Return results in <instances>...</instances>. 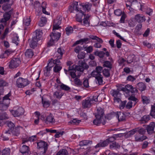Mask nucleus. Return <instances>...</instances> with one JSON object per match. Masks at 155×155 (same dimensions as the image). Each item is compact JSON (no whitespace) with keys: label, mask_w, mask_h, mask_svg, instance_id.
Returning <instances> with one entry per match:
<instances>
[{"label":"nucleus","mask_w":155,"mask_h":155,"mask_svg":"<svg viewBox=\"0 0 155 155\" xmlns=\"http://www.w3.org/2000/svg\"><path fill=\"white\" fill-rule=\"evenodd\" d=\"M47 22V19L45 17H42L41 18V20L38 23V25L40 27L44 26Z\"/></svg>","instance_id":"2f4dec72"},{"label":"nucleus","mask_w":155,"mask_h":155,"mask_svg":"<svg viewBox=\"0 0 155 155\" xmlns=\"http://www.w3.org/2000/svg\"><path fill=\"white\" fill-rule=\"evenodd\" d=\"M11 8L10 5L8 4H4L2 6V8L5 11H6Z\"/></svg>","instance_id":"052dcab7"},{"label":"nucleus","mask_w":155,"mask_h":155,"mask_svg":"<svg viewBox=\"0 0 155 155\" xmlns=\"http://www.w3.org/2000/svg\"><path fill=\"white\" fill-rule=\"evenodd\" d=\"M94 54L98 56L100 58H103L105 55V53L103 51H96L94 53Z\"/></svg>","instance_id":"ea45409f"},{"label":"nucleus","mask_w":155,"mask_h":155,"mask_svg":"<svg viewBox=\"0 0 155 155\" xmlns=\"http://www.w3.org/2000/svg\"><path fill=\"white\" fill-rule=\"evenodd\" d=\"M110 93L114 98H116L117 97H120L121 94L119 92V91L114 89L110 91Z\"/></svg>","instance_id":"cd10ccee"},{"label":"nucleus","mask_w":155,"mask_h":155,"mask_svg":"<svg viewBox=\"0 0 155 155\" xmlns=\"http://www.w3.org/2000/svg\"><path fill=\"white\" fill-rule=\"evenodd\" d=\"M55 122V120L54 118V116L53 114L50 113L49 115L47 116L45 123L46 124L50 123H54Z\"/></svg>","instance_id":"dca6fc26"},{"label":"nucleus","mask_w":155,"mask_h":155,"mask_svg":"<svg viewBox=\"0 0 155 155\" xmlns=\"http://www.w3.org/2000/svg\"><path fill=\"white\" fill-rule=\"evenodd\" d=\"M141 99L142 102L144 104H147L150 102V100L146 96H142Z\"/></svg>","instance_id":"49530a36"},{"label":"nucleus","mask_w":155,"mask_h":155,"mask_svg":"<svg viewBox=\"0 0 155 155\" xmlns=\"http://www.w3.org/2000/svg\"><path fill=\"white\" fill-rule=\"evenodd\" d=\"M155 127V123L153 122H151L146 127V130L148 134H151L154 132V129Z\"/></svg>","instance_id":"f8f14e48"},{"label":"nucleus","mask_w":155,"mask_h":155,"mask_svg":"<svg viewBox=\"0 0 155 155\" xmlns=\"http://www.w3.org/2000/svg\"><path fill=\"white\" fill-rule=\"evenodd\" d=\"M136 128L133 129L132 130L129 131L127 134V135L128 137H131L134 134L137 132Z\"/></svg>","instance_id":"37998d69"},{"label":"nucleus","mask_w":155,"mask_h":155,"mask_svg":"<svg viewBox=\"0 0 155 155\" xmlns=\"http://www.w3.org/2000/svg\"><path fill=\"white\" fill-rule=\"evenodd\" d=\"M150 115H146L143 116L141 118L140 120L142 123H146L150 119Z\"/></svg>","instance_id":"c756f323"},{"label":"nucleus","mask_w":155,"mask_h":155,"mask_svg":"<svg viewBox=\"0 0 155 155\" xmlns=\"http://www.w3.org/2000/svg\"><path fill=\"white\" fill-rule=\"evenodd\" d=\"M127 102L126 101H122L119 105V108L120 109H123L125 107H126V104Z\"/></svg>","instance_id":"e2e57ef3"},{"label":"nucleus","mask_w":155,"mask_h":155,"mask_svg":"<svg viewBox=\"0 0 155 155\" xmlns=\"http://www.w3.org/2000/svg\"><path fill=\"white\" fill-rule=\"evenodd\" d=\"M85 54H86L84 52H81L80 53H78L77 56L79 59H83L85 58Z\"/></svg>","instance_id":"774afa93"},{"label":"nucleus","mask_w":155,"mask_h":155,"mask_svg":"<svg viewBox=\"0 0 155 155\" xmlns=\"http://www.w3.org/2000/svg\"><path fill=\"white\" fill-rule=\"evenodd\" d=\"M74 70H76L75 69H75L74 68V65H72L71 66H69L68 68V70L66 69H64V72L66 74H68V72L70 71H74Z\"/></svg>","instance_id":"8fccbe9b"},{"label":"nucleus","mask_w":155,"mask_h":155,"mask_svg":"<svg viewBox=\"0 0 155 155\" xmlns=\"http://www.w3.org/2000/svg\"><path fill=\"white\" fill-rule=\"evenodd\" d=\"M21 63V61L19 58H15L11 60L9 62V68L14 69L17 68Z\"/></svg>","instance_id":"6e6552de"},{"label":"nucleus","mask_w":155,"mask_h":155,"mask_svg":"<svg viewBox=\"0 0 155 155\" xmlns=\"http://www.w3.org/2000/svg\"><path fill=\"white\" fill-rule=\"evenodd\" d=\"M61 36V34L60 33H56L54 31H52L50 35V39L48 43V46L53 45L55 41H57L59 40Z\"/></svg>","instance_id":"20e7f679"},{"label":"nucleus","mask_w":155,"mask_h":155,"mask_svg":"<svg viewBox=\"0 0 155 155\" xmlns=\"http://www.w3.org/2000/svg\"><path fill=\"white\" fill-rule=\"evenodd\" d=\"M57 155H68V152L65 149H61L57 153Z\"/></svg>","instance_id":"e433bc0d"},{"label":"nucleus","mask_w":155,"mask_h":155,"mask_svg":"<svg viewBox=\"0 0 155 155\" xmlns=\"http://www.w3.org/2000/svg\"><path fill=\"white\" fill-rule=\"evenodd\" d=\"M111 69L104 68L103 70L102 73L105 78H108L110 76V71Z\"/></svg>","instance_id":"7c9ffc66"},{"label":"nucleus","mask_w":155,"mask_h":155,"mask_svg":"<svg viewBox=\"0 0 155 155\" xmlns=\"http://www.w3.org/2000/svg\"><path fill=\"white\" fill-rule=\"evenodd\" d=\"M92 143V141L88 140H84L79 142V145L81 147L90 145Z\"/></svg>","instance_id":"393cba45"},{"label":"nucleus","mask_w":155,"mask_h":155,"mask_svg":"<svg viewBox=\"0 0 155 155\" xmlns=\"http://www.w3.org/2000/svg\"><path fill=\"white\" fill-rule=\"evenodd\" d=\"M64 51L63 49H62L60 48H58L57 50V52L60 55L58 56V58L59 59H62L63 55V51Z\"/></svg>","instance_id":"0e129e2a"},{"label":"nucleus","mask_w":155,"mask_h":155,"mask_svg":"<svg viewBox=\"0 0 155 155\" xmlns=\"http://www.w3.org/2000/svg\"><path fill=\"white\" fill-rule=\"evenodd\" d=\"M41 7L42 8V11L46 15H48V12H47L46 10V3L43 2L42 3Z\"/></svg>","instance_id":"69168bd1"},{"label":"nucleus","mask_w":155,"mask_h":155,"mask_svg":"<svg viewBox=\"0 0 155 155\" xmlns=\"http://www.w3.org/2000/svg\"><path fill=\"white\" fill-rule=\"evenodd\" d=\"M37 149L40 151L39 155H47L46 153L48 150V144L47 142L40 140L37 142Z\"/></svg>","instance_id":"7ed1b4c3"},{"label":"nucleus","mask_w":155,"mask_h":155,"mask_svg":"<svg viewBox=\"0 0 155 155\" xmlns=\"http://www.w3.org/2000/svg\"><path fill=\"white\" fill-rule=\"evenodd\" d=\"M135 141L136 142H142L146 139L147 137L144 135H140L139 134H137L135 136Z\"/></svg>","instance_id":"f3484780"},{"label":"nucleus","mask_w":155,"mask_h":155,"mask_svg":"<svg viewBox=\"0 0 155 155\" xmlns=\"http://www.w3.org/2000/svg\"><path fill=\"white\" fill-rule=\"evenodd\" d=\"M85 11H84V14L83 16L84 18L83 19V21L82 22V18L81 22H80L81 24L86 27H89L90 24V18L91 17V15L88 14L86 15L85 14Z\"/></svg>","instance_id":"1a4fd4ad"},{"label":"nucleus","mask_w":155,"mask_h":155,"mask_svg":"<svg viewBox=\"0 0 155 155\" xmlns=\"http://www.w3.org/2000/svg\"><path fill=\"white\" fill-rule=\"evenodd\" d=\"M60 87L62 89L65 91H69L71 89L70 87L63 84H62L60 85Z\"/></svg>","instance_id":"680f3d73"},{"label":"nucleus","mask_w":155,"mask_h":155,"mask_svg":"<svg viewBox=\"0 0 155 155\" xmlns=\"http://www.w3.org/2000/svg\"><path fill=\"white\" fill-rule=\"evenodd\" d=\"M137 77L136 76H134L131 75H129L127 77L126 80L129 81L133 82L136 80Z\"/></svg>","instance_id":"c03bdc74"},{"label":"nucleus","mask_w":155,"mask_h":155,"mask_svg":"<svg viewBox=\"0 0 155 155\" xmlns=\"http://www.w3.org/2000/svg\"><path fill=\"white\" fill-rule=\"evenodd\" d=\"M11 96V91L7 94L5 95L3 98V102L5 103V101L6 100H10L9 97Z\"/></svg>","instance_id":"338daca9"},{"label":"nucleus","mask_w":155,"mask_h":155,"mask_svg":"<svg viewBox=\"0 0 155 155\" xmlns=\"http://www.w3.org/2000/svg\"><path fill=\"white\" fill-rule=\"evenodd\" d=\"M38 40L36 39L35 38H33L29 43V46L30 48L34 49L37 46L38 42Z\"/></svg>","instance_id":"b1692460"},{"label":"nucleus","mask_w":155,"mask_h":155,"mask_svg":"<svg viewBox=\"0 0 155 155\" xmlns=\"http://www.w3.org/2000/svg\"><path fill=\"white\" fill-rule=\"evenodd\" d=\"M10 149L9 148H5L2 150V155H10Z\"/></svg>","instance_id":"79ce46f5"},{"label":"nucleus","mask_w":155,"mask_h":155,"mask_svg":"<svg viewBox=\"0 0 155 155\" xmlns=\"http://www.w3.org/2000/svg\"><path fill=\"white\" fill-rule=\"evenodd\" d=\"M78 3L77 2H73L69 6L68 10L70 13H74V11L77 13L76 14V20L78 22H81L82 18L83 17L84 11L88 12L90 10L92 5L90 3L86 2L80 4V7Z\"/></svg>","instance_id":"f257e3e1"},{"label":"nucleus","mask_w":155,"mask_h":155,"mask_svg":"<svg viewBox=\"0 0 155 155\" xmlns=\"http://www.w3.org/2000/svg\"><path fill=\"white\" fill-rule=\"evenodd\" d=\"M12 10V11L13 9L4 13L3 18H1L0 21L1 23L6 24L7 21L10 19L11 16Z\"/></svg>","instance_id":"9d476101"},{"label":"nucleus","mask_w":155,"mask_h":155,"mask_svg":"<svg viewBox=\"0 0 155 155\" xmlns=\"http://www.w3.org/2000/svg\"><path fill=\"white\" fill-rule=\"evenodd\" d=\"M136 21L138 23H141L144 22L146 20L145 16L142 14H137L135 16Z\"/></svg>","instance_id":"4468645a"},{"label":"nucleus","mask_w":155,"mask_h":155,"mask_svg":"<svg viewBox=\"0 0 155 155\" xmlns=\"http://www.w3.org/2000/svg\"><path fill=\"white\" fill-rule=\"evenodd\" d=\"M78 66L75 67V69L78 71L83 73L84 70H87L89 68V66L85 62L82 60L79 61L78 62Z\"/></svg>","instance_id":"423d86ee"},{"label":"nucleus","mask_w":155,"mask_h":155,"mask_svg":"<svg viewBox=\"0 0 155 155\" xmlns=\"http://www.w3.org/2000/svg\"><path fill=\"white\" fill-rule=\"evenodd\" d=\"M81 120H78L77 119H74L69 122L70 124L73 125H78L81 122Z\"/></svg>","instance_id":"09e8293b"},{"label":"nucleus","mask_w":155,"mask_h":155,"mask_svg":"<svg viewBox=\"0 0 155 155\" xmlns=\"http://www.w3.org/2000/svg\"><path fill=\"white\" fill-rule=\"evenodd\" d=\"M31 22V20L30 18H27L24 20L23 24L25 26H28L30 25Z\"/></svg>","instance_id":"6e6d98bb"},{"label":"nucleus","mask_w":155,"mask_h":155,"mask_svg":"<svg viewBox=\"0 0 155 155\" xmlns=\"http://www.w3.org/2000/svg\"><path fill=\"white\" fill-rule=\"evenodd\" d=\"M64 94L58 91H56L54 92L53 94V96L54 97L58 99H60L62 97Z\"/></svg>","instance_id":"58836bf2"},{"label":"nucleus","mask_w":155,"mask_h":155,"mask_svg":"<svg viewBox=\"0 0 155 155\" xmlns=\"http://www.w3.org/2000/svg\"><path fill=\"white\" fill-rule=\"evenodd\" d=\"M137 87L138 89L141 91L145 90L146 88V86L145 84L143 82H139L137 84Z\"/></svg>","instance_id":"c85d7f7f"},{"label":"nucleus","mask_w":155,"mask_h":155,"mask_svg":"<svg viewBox=\"0 0 155 155\" xmlns=\"http://www.w3.org/2000/svg\"><path fill=\"white\" fill-rule=\"evenodd\" d=\"M8 118L6 113L4 111H2L0 112V120L7 119Z\"/></svg>","instance_id":"4c0bfd02"},{"label":"nucleus","mask_w":155,"mask_h":155,"mask_svg":"<svg viewBox=\"0 0 155 155\" xmlns=\"http://www.w3.org/2000/svg\"><path fill=\"white\" fill-rule=\"evenodd\" d=\"M103 70V67L98 66L96 67L95 70L92 71L91 74V75H96L101 74V73L102 72Z\"/></svg>","instance_id":"2eb2a0df"},{"label":"nucleus","mask_w":155,"mask_h":155,"mask_svg":"<svg viewBox=\"0 0 155 155\" xmlns=\"http://www.w3.org/2000/svg\"><path fill=\"white\" fill-rule=\"evenodd\" d=\"M34 51L31 49H27L25 52V55L28 58H31L34 55Z\"/></svg>","instance_id":"5701e85b"},{"label":"nucleus","mask_w":155,"mask_h":155,"mask_svg":"<svg viewBox=\"0 0 155 155\" xmlns=\"http://www.w3.org/2000/svg\"><path fill=\"white\" fill-rule=\"evenodd\" d=\"M30 148L27 146L23 145L20 147L19 151L23 155H27L28 154Z\"/></svg>","instance_id":"ddd939ff"},{"label":"nucleus","mask_w":155,"mask_h":155,"mask_svg":"<svg viewBox=\"0 0 155 155\" xmlns=\"http://www.w3.org/2000/svg\"><path fill=\"white\" fill-rule=\"evenodd\" d=\"M150 115L152 117L155 118V107L152 105Z\"/></svg>","instance_id":"5fc2aeb1"},{"label":"nucleus","mask_w":155,"mask_h":155,"mask_svg":"<svg viewBox=\"0 0 155 155\" xmlns=\"http://www.w3.org/2000/svg\"><path fill=\"white\" fill-rule=\"evenodd\" d=\"M66 34L67 35H69L73 33V28L71 26H68L65 29Z\"/></svg>","instance_id":"72a5a7b5"},{"label":"nucleus","mask_w":155,"mask_h":155,"mask_svg":"<svg viewBox=\"0 0 155 155\" xmlns=\"http://www.w3.org/2000/svg\"><path fill=\"white\" fill-rule=\"evenodd\" d=\"M116 113L117 112H112L110 113L107 114L106 116L104 117V120H106L107 118L108 120H110L111 118L114 117H116Z\"/></svg>","instance_id":"bb28decb"},{"label":"nucleus","mask_w":155,"mask_h":155,"mask_svg":"<svg viewBox=\"0 0 155 155\" xmlns=\"http://www.w3.org/2000/svg\"><path fill=\"white\" fill-rule=\"evenodd\" d=\"M34 34L35 35L33 38H35V39L38 41L41 40L43 34L41 30H40L39 29H37L34 32Z\"/></svg>","instance_id":"a211bd4d"},{"label":"nucleus","mask_w":155,"mask_h":155,"mask_svg":"<svg viewBox=\"0 0 155 155\" xmlns=\"http://www.w3.org/2000/svg\"><path fill=\"white\" fill-rule=\"evenodd\" d=\"M12 114L15 117H18L23 115L24 113V110L21 107H18L16 110H10Z\"/></svg>","instance_id":"0eeeda50"},{"label":"nucleus","mask_w":155,"mask_h":155,"mask_svg":"<svg viewBox=\"0 0 155 155\" xmlns=\"http://www.w3.org/2000/svg\"><path fill=\"white\" fill-rule=\"evenodd\" d=\"M103 66L104 67H107L110 69L112 68V64L111 62L108 61H106L104 62Z\"/></svg>","instance_id":"c9c22d12"},{"label":"nucleus","mask_w":155,"mask_h":155,"mask_svg":"<svg viewBox=\"0 0 155 155\" xmlns=\"http://www.w3.org/2000/svg\"><path fill=\"white\" fill-rule=\"evenodd\" d=\"M18 37L17 36H13L12 38V42L13 43L15 44L16 45H18L19 42Z\"/></svg>","instance_id":"864d4df0"},{"label":"nucleus","mask_w":155,"mask_h":155,"mask_svg":"<svg viewBox=\"0 0 155 155\" xmlns=\"http://www.w3.org/2000/svg\"><path fill=\"white\" fill-rule=\"evenodd\" d=\"M97 112L95 115L96 118L93 121V124L97 126L99 125L101 123L103 125H104L106 123V120L104 118V110L99 107L97 109Z\"/></svg>","instance_id":"f03ea898"},{"label":"nucleus","mask_w":155,"mask_h":155,"mask_svg":"<svg viewBox=\"0 0 155 155\" xmlns=\"http://www.w3.org/2000/svg\"><path fill=\"white\" fill-rule=\"evenodd\" d=\"M120 147V145L117 143L114 142L110 144V148L111 149H117L119 148Z\"/></svg>","instance_id":"f704fd0d"},{"label":"nucleus","mask_w":155,"mask_h":155,"mask_svg":"<svg viewBox=\"0 0 155 155\" xmlns=\"http://www.w3.org/2000/svg\"><path fill=\"white\" fill-rule=\"evenodd\" d=\"M125 113L121 112H117L116 117L118 119L119 121L124 120L126 119V115Z\"/></svg>","instance_id":"6ab92c4d"},{"label":"nucleus","mask_w":155,"mask_h":155,"mask_svg":"<svg viewBox=\"0 0 155 155\" xmlns=\"http://www.w3.org/2000/svg\"><path fill=\"white\" fill-rule=\"evenodd\" d=\"M8 83L2 79H0V87L8 86Z\"/></svg>","instance_id":"4d7b16f0"},{"label":"nucleus","mask_w":155,"mask_h":155,"mask_svg":"<svg viewBox=\"0 0 155 155\" xmlns=\"http://www.w3.org/2000/svg\"><path fill=\"white\" fill-rule=\"evenodd\" d=\"M128 100L133 101L134 105H135L138 102V99L136 98L134 96L131 95L128 98Z\"/></svg>","instance_id":"bf43d9fd"},{"label":"nucleus","mask_w":155,"mask_h":155,"mask_svg":"<svg viewBox=\"0 0 155 155\" xmlns=\"http://www.w3.org/2000/svg\"><path fill=\"white\" fill-rule=\"evenodd\" d=\"M30 84V81L27 78L19 77L17 79L16 86L18 88H22L27 86Z\"/></svg>","instance_id":"39448f33"},{"label":"nucleus","mask_w":155,"mask_h":155,"mask_svg":"<svg viewBox=\"0 0 155 155\" xmlns=\"http://www.w3.org/2000/svg\"><path fill=\"white\" fill-rule=\"evenodd\" d=\"M108 145V142L106 140H101L100 142L95 146V148L100 147H104L107 146Z\"/></svg>","instance_id":"412c9836"},{"label":"nucleus","mask_w":155,"mask_h":155,"mask_svg":"<svg viewBox=\"0 0 155 155\" xmlns=\"http://www.w3.org/2000/svg\"><path fill=\"white\" fill-rule=\"evenodd\" d=\"M91 99L88 97L83 100L82 102V107L84 109L90 107L91 105Z\"/></svg>","instance_id":"9b49d317"},{"label":"nucleus","mask_w":155,"mask_h":155,"mask_svg":"<svg viewBox=\"0 0 155 155\" xmlns=\"http://www.w3.org/2000/svg\"><path fill=\"white\" fill-rule=\"evenodd\" d=\"M62 68V67L59 65H55L53 68V71L55 73L59 72Z\"/></svg>","instance_id":"3c124183"},{"label":"nucleus","mask_w":155,"mask_h":155,"mask_svg":"<svg viewBox=\"0 0 155 155\" xmlns=\"http://www.w3.org/2000/svg\"><path fill=\"white\" fill-rule=\"evenodd\" d=\"M77 70H74V71L69 72L68 74H66L69 76H71L72 78H75L77 77L76 72Z\"/></svg>","instance_id":"de8ad7c7"},{"label":"nucleus","mask_w":155,"mask_h":155,"mask_svg":"<svg viewBox=\"0 0 155 155\" xmlns=\"http://www.w3.org/2000/svg\"><path fill=\"white\" fill-rule=\"evenodd\" d=\"M126 17L127 15L124 12H123L119 21V22L121 23H125V20Z\"/></svg>","instance_id":"603ef678"},{"label":"nucleus","mask_w":155,"mask_h":155,"mask_svg":"<svg viewBox=\"0 0 155 155\" xmlns=\"http://www.w3.org/2000/svg\"><path fill=\"white\" fill-rule=\"evenodd\" d=\"M62 17L60 16H57V19L54 20V23H57L59 25H60L61 23Z\"/></svg>","instance_id":"13d9d810"},{"label":"nucleus","mask_w":155,"mask_h":155,"mask_svg":"<svg viewBox=\"0 0 155 155\" xmlns=\"http://www.w3.org/2000/svg\"><path fill=\"white\" fill-rule=\"evenodd\" d=\"M75 85L78 87H81L82 85V83L80 80L78 78H76L74 80Z\"/></svg>","instance_id":"a19ab883"},{"label":"nucleus","mask_w":155,"mask_h":155,"mask_svg":"<svg viewBox=\"0 0 155 155\" xmlns=\"http://www.w3.org/2000/svg\"><path fill=\"white\" fill-rule=\"evenodd\" d=\"M93 77L95 78L97 83L99 85L103 84V76L101 74L96 75H92Z\"/></svg>","instance_id":"aec40b11"},{"label":"nucleus","mask_w":155,"mask_h":155,"mask_svg":"<svg viewBox=\"0 0 155 155\" xmlns=\"http://www.w3.org/2000/svg\"><path fill=\"white\" fill-rule=\"evenodd\" d=\"M10 134H12L13 135L18 136L20 134V129L18 127H15L10 132Z\"/></svg>","instance_id":"a878e982"},{"label":"nucleus","mask_w":155,"mask_h":155,"mask_svg":"<svg viewBox=\"0 0 155 155\" xmlns=\"http://www.w3.org/2000/svg\"><path fill=\"white\" fill-rule=\"evenodd\" d=\"M6 124L8 127H9V130H5L4 131L5 133L6 134H10V132L11 130H12L15 128V124L11 121L8 122Z\"/></svg>","instance_id":"4be33fe9"},{"label":"nucleus","mask_w":155,"mask_h":155,"mask_svg":"<svg viewBox=\"0 0 155 155\" xmlns=\"http://www.w3.org/2000/svg\"><path fill=\"white\" fill-rule=\"evenodd\" d=\"M137 132L140 135H144L146 132V129L144 128L138 127L136 128Z\"/></svg>","instance_id":"473e14b6"},{"label":"nucleus","mask_w":155,"mask_h":155,"mask_svg":"<svg viewBox=\"0 0 155 155\" xmlns=\"http://www.w3.org/2000/svg\"><path fill=\"white\" fill-rule=\"evenodd\" d=\"M90 38L93 40H97L98 43L102 44L103 41L101 38H99L97 36H91L89 37Z\"/></svg>","instance_id":"a18cd8bd"}]
</instances>
